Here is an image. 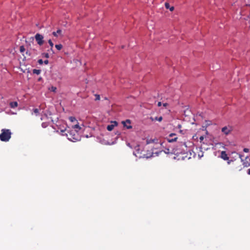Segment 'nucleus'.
<instances>
[{
	"instance_id": "obj_16",
	"label": "nucleus",
	"mask_w": 250,
	"mask_h": 250,
	"mask_svg": "<svg viewBox=\"0 0 250 250\" xmlns=\"http://www.w3.org/2000/svg\"><path fill=\"white\" fill-rule=\"evenodd\" d=\"M48 43H49L50 46H51V48H50L51 50L53 51V47L54 45L53 42H52V41L51 40H49Z\"/></svg>"
},
{
	"instance_id": "obj_17",
	"label": "nucleus",
	"mask_w": 250,
	"mask_h": 250,
	"mask_svg": "<svg viewBox=\"0 0 250 250\" xmlns=\"http://www.w3.org/2000/svg\"><path fill=\"white\" fill-rule=\"evenodd\" d=\"M33 112L36 116H38L39 114V110L38 108L33 109Z\"/></svg>"
},
{
	"instance_id": "obj_32",
	"label": "nucleus",
	"mask_w": 250,
	"mask_h": 250,
	"mask_svg": "<svg viewBox=\"0 0 250 250\" xmlns=\"http://www.w3.org/2000/svg\"><path fill=\"white\" fill-rule=\"evenodd\" d=\"M200 140L201 141L203 140H204V137L203 136H201L200 137Z\"/></svg>"
},
{
	"instance_id": "obj_10",
	"label": "nucleus",
	"mask_w": 250,
	"mask_h": 250,
	"mask_svg": "<svg viewBox=\"0 0 250 250\" xmlns=\"http://www.w3.org/2000/svg\"><path fill=\"white\" fill-rule=\"evenodd\" d=\"M62 31L61 29H58V30H57V31H56V32H53L52 33V34H53V35L54 37H58V34H59V35H60L62 36Z\"/></svg>"
},
{
	"instance_id": "obj_34",
	"label": "nucleus",
	"mask_w": 250,
	"mask_h": 250,
	"mask_svg": "<svg viewBox=\"0 0 250 250\" xmlns=\"http://www.w3.org/2000/svg\"><path fill=\"white\" fill-rule=\"evenodd\" d=\"M248 172V174L249 175H250V168L248 170V172Z\"/></svg>"
},
{
	"instance_id": "obj_4",
	"label": "nucleus",
	"mask_w": 250,
	"mask_h": 250,
	"mask_svg": "<svg viewBox=\"0 0 250 250\" xmlns=\"http://www.w3.org/2000/svg\"><path fill=\"white\" fill-rule=\"evenodd\" d=\"M233 130V128L231 126H226L223 127L221 131L223 132L225 135L229 134Z\"/></svg>"
},
{
	"instance_id": "obj_2",
	"label": "nucleus",
	"mask_w": 250,
	"mask_h": 250,
	"mask_svg": "<svg viewBox=\"0 0 250 250\" xmlns=\"http://www.w3.org/2000/svg\"><path fill=\"white\" fill-rule=\"evenodd\" d=\"M67 136L68 139L72 142H75L80 140L79 134L75 130L70 131L67 134Z\"/></svg>"
},
{
	"instance_id": "obj_27",
	"label": "nucleus",
	"mask_w": 250,
	"mask_h": 250,
	"mask_svg": "<svg viewBox=\"0 0 250 250\" xmlns=\"http://www.w3.org/2000/svg\"><path fill=\"white\" fill-rule=\"evenodd\" d=\"M244 152L248 153L249 152L250 150L249 148H244L243 149Z\"/></svg>"
},
{
	"instance_id": "obj_12",
	"label": "nucleus",
	"mask_w": 250,
	"mask_h": 250,
	"mask_svg": "<svg viewBox=\"0 0 250 250\" xmlns=\"http://www.w3.org/2000/svg\"><path fill=\"white\" fill-rule=\"evenodd\" d=\"M165 7L167 9H169L170 11H173L174 7L172 6V7H170V5H169V4L168 3L166 2L165 4Z\"/></svg>"
},
{
	"instance_id": "obj_6",
	"label": "nucleus",
	"mask_w": 250,
	"mask_h": 250,
	"mask_svg": "<svg viewBox=\"0 0 250 250\" xmlns=\"http://www.w3.org/2000/svg\"><path fill=\"white\" fill-rule=\"evenodd\" d=\"M118 125V123L116 121H112L111 124L107 126V129L108 131H112L115 126Z\"/></svg>"
},
{
	"instance_id": "obj_23",
	"label": "nucleus",
	"mask_w": 250,
	"mask_h": 250,
	"mask_svg": "<svg viewBox=\"0 0 250 250\" xmlns=\"http://www.w3.org/2000/svg\"><path fill=\"white\" fill-rule=\"evenodd\" d=\"M56 89H57V88H56V87H55V86H52V87L50 88V90L51 91H53V92H55V91H56Z\"/></svg>"
},
{
	"instance_id": "obj_22",
	"label": "nucleus",
	"mask_w": 250,
	"mask_h": 250,
	"mask_svg": "<svg viewBox=\"0 0 250 250\" xmlns=\"http://www.w3.org/2000/svg\"><path fill=\"white\" fill-rule=\"evenodd\" d=\"M236 169H237L238 171H241L242 169V167L241 165H239L238 167H235Z\"/></svg>"
},
{
	"instance_id": "obj_15",
	"label": "nucleus",
	"mask_w": 250,
	"mask_h": 250,
	"mask_svg": "<svg viewBox=\"0 0 250 250\" xmlns=\"http://www.w3.org/2000/svg\"><path fill=\"white\" fill-rule=\"evenodd\" d=\"M55 47L57 49H58V50H60L62 49V45L61 44H56L55 45Z\"/></svg>"
},
{
	"instance_id": "obj_11",
	"label": "nucleus",
	"mask_w": 250,
	"mask_h": 250,
	"mask_svg": "<svg viewBox=\"0 0 250 250\" xmlns=\"http://www.w3.org/2000/svg\"><path fill=\"white\" fill-rule=\"evenodd\" d=\"M150 119L152 121H158L159 122H161L163 120V117L162 116L159 117H156L155 118L151 117Z\"/></svg>"
},
{
	"instance_id": "obj_21",
	"label": "nucleus",
	"mask_w": 250,
	"mask_h": 250,
	"mask_svg": "<svg viewBox=\"0 0 250 250\" xmlns=\"http://www.w3.org/2000/svg\"><path fill=\"white\" fill-rule=\"evenodd\" d=\"M48 123H42V126L43 128H45L48 126Z\"/></svg>"
},
{
	"instance_id": "obj_3",
	"label": "nucleus",
	"mask_w": 250,
	"mask_h": 250,
	"mask_svg": "<svg viewBox=\"0 0 250 250\" xmlns=\"http://www.w3.org/2000/svg\"><path fill=\"white\" fill-rule=\"evenodd\" d=\"M35 39L37 43L40 45H42L44 43L43 37L42 35L37 33L35 36Z\"/></svg>"
},
{
	"instance_id": "obj_19",
	"label": "nucleus",
	"mask_w": 250,
	"mask_h": 250,
	"mask_svg": "<svg viewBox=\"0 0 250 250\" xmlns=\"http://www.w3.org/2000/svg\"><path fill=\"white\" fill-rule=\"evenodd\" d=\"M42 57H44L46 58H48L49 57V55L48 53H44L42 54Z\"/></svg>"
},
{
	"instance_id": "obj_33",
	"label": "nucleus",
	"mask_w": 250,
	"mask_h": 250,
	"mask_svg": "<svg viewBox=\"0 0 250 250\" xmlns=\"http://www.w3.org/2000/svg\"><path fill=\"white\" fill-rule=\"evenodd\" d=\"M232 161H232V160H229V161H228V162H227V163H228V164H230V163H231V162H232Z\"/></svg>"
},
{
	"instance_id": "obj_29",
	"label": "nucleus",
	"mask_w": 250,
	"mask_h": 250,
	"mask_svg": "<svg viewBox=\"0 0 250 250\" xmlns=\"http://www.w3.org/2000/svg\"><path fill=\"white\" fill-rule=\"evenodd\" d=\"M168 104L167 103H164L163 104V105L165 107H167L168 106Z\"/></svg>"
},
{
	"instance_id": "obj_14",
	"label": "nucleus",
	"mask_w": 250,
	"mask_h": 250,
	"mask_svg": "<svg viewBox=\"0 0 250 250\" xmlns=\"http://www.w3.org/2000/svg\"><path fill=\"white\" fill-rule=\"evenodd\" d=\"M41 70L40 69H34L33 70V73L37 75H39L41 73Z\"/></svg>"
},
{
	"instance_id": "obj_24",
	"label": "nucleus",
	"mask_w": 250,
	"mask_h": 250,
	"mask_svg": "<svg viewBox=\"0 0 250 250\" xmlns=\"http://www.w3.org/2000/svg\"><path fill=\"white\" fill-rule=\"evenodd\" d=\"M95 97H96V98H95V100H96V101L100 100V95H98V94H95Z\"/></svg>"
},
{
	"instance_id": "obj_18",
	"label": "nucleus",
	"mask_w": 250,
	"mask_h": 250,
	"mask_svg": "<svg viewBox=\"0 0 250 250\" xmlns=\"http://www.w3.org/2000/svg\"><path fill=\"white\" fill-rule=\"evenodd\" d=\"M69 120L70 122H75V121H77L76 118L74 117H72V116H71L69 118Z\"/></svg>"
},
{
	"instance_id": "obj_26",
	"label": "nucleus",
	"mask_w": 250,
	"mask_h": 250,
	"mask_svg": "<svg viewBox=\"0 0 250 250\" xmlns=\"http://www.w3.org/2000/svg\"><path fill=\"white\" fill-rule=\"evenodd\" d=\"M38 62L40 64H42L43 63V61L42 59H40V60H38Z\"/></svg>"
},
{
	"instance_id": "obj_8",
	"label": "nucleus",
	"mask_w": 250,
	"mask_h": 250,
	"mask_svg": "<svg viewBox=\"0 0 250 250\" xmlns=\"http://www.w3.org/2000/svg\"><path fill=\"white\" fill-rule=\"evenodd\" d=\"M221 158L224 160H229V157H228L225 151H222L221 153Z\"/></svg>"
},
{
	"instance_id": "obj_30",
	"label": "nucleus",
	"mask_w": 250,
	"mask_h": 250,
	"mask_svg": "<svg viewBox=\"0 0 250 250\" xmlns=\"http://www.w3.org/2000/svg\"><path fill=\"white\" fill-rule=\"evenodd\" d=\"M43 62L45 64H48V63H49V62H48V60H45Z\"/></svg>"
},
{
	"instance_id": "obj_13",
	"label": "nucleus",
	"mask_w": 250,
	"mask_h": 250,
	"mask_svg": "<svg viewBox=\"0 0 250 250\" xmlns=\"http://www.w3.org/2000/svg\"><path fill=\"white\" fill-rule=\"evenodd\" d=\"M18 103L17 102H13L10 103V105L11 108H15L18 106Z\"/></svg>"
},
{
	"instance_id": "obj_31",
	"label": "nucleus",
	"mask_w": 250,
	"mask_h": 250,
	"mask_svg": "<svg viewBox=\"0 0 250 250\" xmlns=\"http://www.w3.org/2000/svg\"><path fill=\"white\" fill-rule=\"evenodd\" d=\"M158 106H161L162 105V103L160 102H159L157 104Z\"/></svg>"
},
{
	"instance_id": "obj_7",
	"label": "nucleus",
	"mask_w": 250,
	"mask_h": 250,
	"mask_svg": "<svg viewBox=\"0 0 250 250\" xmlns=\"http://www.w3.org/2000/svg\"><path fill=\"white\" fill-rule=\"evenodd\" d=\"M122 124H123L124 126L126 127L127 129H131L132 128V126L130 125V121L129 120H126L125 121H123Z\"/></svg>"
},
{
	"instance_id": "obj_20",
	"label": "nucleus",
	"mask_w": 250,
	"mask_h": 250,
	"mask_svg": "<svg viewBox=\"0 0 250 250\" xmlns=\"http://www.w3.org/2000/svg\"><path fill=\"white\" fill-rule=\"evenodd\" d=\"M20 51L21 53L25 51V48L23 46H20Z\"/></svg>"
},
{
	"instance_id": "obj_28",
	"label": "nucleus",
	"mask_w": 250,
	"mask_h": 250,
	"mask_svg": "<svg viewBox=\"0 0 250 250\" xmlns=\"http://www.w3.org/2000/svg\"><path fill=\"white\" fill-rule=\"evenodd\" d=\"M243 155L241 154L239 155V157L241 159V162H243Z\"/></svg>"
},
{
	"instance_id": "obj_25",
	"label": "nucleus",
	"mask_w": 250,
	"mask_h": 250,
	"mask_svg": "<svg viewBox=\"0 0 250 250\" xmlns=\"http://www.w3.org/2000/svg\"><path fill=\"white\" fill-rule=\"evenodd\" d=\"M73 127L74 128H78L79 129H81V127H80V126L78 124H76V125H75L73 126Z\"/></svg>"
},
{
	"instance_id": "obj_5",
	"label": "nucleus",
	"mask_w": 250,
	"mask_h": 250,
	"mask_svg": "<svg viewBox=\"0 0 250 250\" xmlns=\"http://www.w3.org/2000/svg\"><path fill=\"white\" fill-rule=\"evenodd\" d=\"M176 136V135L174 133L170 134L167 139V141L170 143L176 141L177 139V137Z\"/></svg>"
},
{
	"instance_id": "obj_9",
	"label": "nucleus",
	"mask_w": 250,
	"mask_h": 250,
	"mask_svg": "<svg viewBox=\"0 0 250 250\" xmlns=\"http://www.w3.org/2000/svg\"><path fill=\"white\" fill-rule=\"evenodd\" d=\"M249 159V156H247L245 160L243 159V162H242L244 167H248L250 166V163L247 161Z\"/></svg>"
},
{
	"instance_id": "obj_1",
	"label": "nucleus",
	"mask_w": 250,
	"mask_h": 250,
	"mask_svg": "<svg viewBox=\"0 0 250 250\" xmlns=\"http://www.w3.org/2000/svg\"><path fill=\"white\" fill-rule=\"evenodd\" d=\"M0 134V140L2 142H8L11 137L12 133L10 129H2Z\"/></svg>"
}]
</instances>
